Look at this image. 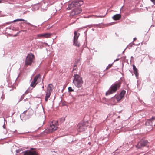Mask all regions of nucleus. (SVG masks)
<instances>
[{"mask_svg": "<svg viewBox=\"0 0 155 155\" xmlns=\"http://www.w3.org/2000/svg\"><path fill=\"white\" fill-rule=\"evenodd\" d=\"M121 84V82L120 81L116 82L113 84L106 92V95H108L116 92L117 90L120 87Z\"/></svg>", "mask_w": 155, "mask_h": 155, "instance_id": "f257e3e1", "label": "nucleus"}, {"mask_svg": "<svg viewBox=\"0 0 155 155\" xmlns=\"http://www.w3.org/2000/svg\"><path fill=\"white\" fill-rule=\"evenodd\" d=\"M73 77L74 79L73 81V83L76 87L78 88L81 87L83 82L82 78L77 74H74Z\"/></svg>", "mask_w": 155, "mask_h": 155, "instance_id": "f03ea898", "label": "nucleus"}, {"mask_svg": "<svg viewBox=\"0 0 155 155\" xmlns=\"http://www.w3.org/2000/svg\"><path fill=\"white\" fill-rule=\"evenodd\" d=\"M57 128L58 127L55 126L52 122L51 123L49 124V126L43 131L41 134L46 135L49 133H52L56 130Z\"/></svg>", "mask_w": 155, "mask_h": 155, "instance_id": "7ed1b4c3", "label": "nucleus"}, {"mask_svg": "<svg viewBox=\"0 0 155 155\" xmlns=\"http://www.w3.org/2000/svg\"><path fill=\"white\" fill-rule=\"evenodd\" d=\"M35 58L34 55L31 54H29L26 58L25 61V65L26 66H31L32 63L34 62Z\"/></svg>", "mask_w": 155, "mask_h": 155, "instance_id": "20e7f679", "label": "nucleus"}, {"mask_svg": "<svg viewBox=\"0 0 155 155\" xmlns=\"http://www.w3.org/2000/svg\"><path fill=\"white\" fill-rule=\"evenodd\" d=\"M88 121L85 122H80L77 125V129L78 131L82 132L85 131L87 129L88 125Z\"/></svg>", "mask_w": 155, "mask_h": 155, "instance_id": "39448f33", "label": "nucleus"}, {"mask_svg": "<svg viewBox=\"0 0 155 155\" xmlns=\"http://www.w3.org/2000/svg\"><path fill=\"white\" fill-rule=\"evenodd\" d=\"M148 142L146 140H142L138 143L136 145V147L138 149H140L147 145Z\"/></svg>", "mask_w": 155, "mask_h": 155, "instance_id": "423d86ee", "label": "nucleus"}, {"mask_svg": "<svg viewBox=\"0 0 155 155\" xmlns=\"http://www.w3.org/2000/svg\"><path fill=\"white\" fill-rule=\"evenodd\" d=\"M81 11L82 10L80 8H76L73 9V11L71 13L70 15L73 16L80 13L81 12Z\"/></svg>", "mask_w": 155, "mask_h": 155, "instance_id": "0eeeda50", "label": "nucleus"}, {"mask_svg": "<svg viewBox=\"0 0 155 155\" xmlns=\"http://www.w3.org/2000/svg\"><path fill=\"white\" fill-rule=\"evenodd\" d=\"M23 155H38L35 151L31 150H26L23 152Z\"/></svg>", "mask_w": 155, "mask_h": 155, "instance_id": "6e6552de", "label": "nucleus"}, {"mask_svg": "<svg viewBox=\"0 0 155 155\" xmlns=\"http://www.w3.org/2000/svg\"><path fill=\"white\" fill-rule=\"evenodd\" d=\"M155 119V117L153 116L152 117L149 119H147V121L145 123V124L146 125H152V122Z\"/></svg>", "mask_w": 155, "mask_h": 155, "instance_id": "1a4fd4ad", "label": "nucleus"}, {"mask_svg": "<svg viewBox=\"0 0 155 155\" xmlns=\"http://www.w3.org/2000/svg\"><path fill=\"white\" fill-rule=\"evenodd\" d=\"M76 7L80 6L83 3V1L81 0H76L73 1Z\"/></svg>", "mask_w": 155, "mask_h": 155, "instance_id": "9d476101", "label": "nucleus"}, {"mask_svg": "<svg viewBox=\"0 0 155 155\" xmlns=\"http://www.w3.org/2000/svg\"><path fill=\"white\" fill-rule=\"evenodd\" d=\"M133 69L134 71V74H135L136 78L138 79L139 75L138 69L134 65H133Z\"/></svg>", "mask_w": 155, "mask_h": 155, "instance_id": "9b49d317", "label": "nucleus"}, {"mask_svg": "<svg viewBox=\"0 0 155 155\" xmlns=\"http://www.w3.org/2000/svg\"><path fill=\"white\" fill-rule=\"evenodd\" d=\"M27 112V111H24L23 113L21 114L20 115V117L22 121H24L26 120V116L25 113Z\"/></svg>", "mask_w": 155, "mask_h": 155, "instance_id": "f8f14e48", "label": "nucleus"}, {"mask_svg": "<svg viewBox=\"0 0 155 155\" xmlns=\"http://www.w3.org/2000/svg\"><path fill=\"white\" fill-rule=\"evenodd\" d=\"M121 16L120 14H116L113 16L112 18L114 20H117L121 18Z\"/></svg>", "mask_w": 155, "mask_h": 155, "instance_id": "ddd939ff", "label": "nucleus"}, {"mask_svg": "<svg viewBox=\"0 0 155 155\" xmlns=\"http://www.w3.org/2000/svg\"><path fill=\"white\" fill-rule=\"evenodd\" d=\"M78 39H75V38H73V45L75 46L79 47L80 45V44L78 42Z\"/></svg>", "mask_w": 155, "mask_h": 155, "instance_id": "4468645a", "label": "nucleus"}, {"mask_svg": "<svg viewBox=\"0 0 155 155\" xmlns=\"http://www.w3.org/2000/svg\"><path fill=\"white\" fill-rule=\"evenodd\" d=\"M27 112H28V113L27 114V116H28V118H29L30 117H31L32 115H33V111L31 109H29Z\"/></svg>", "mask_w": 155, "mask_h": 155, "instance_id": "2eb2a0df", "label": "nucleus"}, {"mask_svg": "<svg viewBox=\"0 0 155 155\" xmlns=\"http://www.w3.org/2000/svg\"><path fill=\"white\" fill-rule=\"evenodd\" d=\"M74 7H76L74 4V2L73 1L71 3L69 4L68 5V6L67 8V9L69 10Z\"/></svg>", "mask_w": 155, "mask_h": 155, "instance_id": "dca6fc26", "label": "nucleus"}, {"mask_svg": "<svg viewBox=\"0 0 155 155\" xmlns=\"http://www.w3.org/2000/svg\"><path fill=\"white\" fill-rule=\"evenodd\" d=\"M51 85H52V84H49L48 85V86L47 87V92L46 93H50L51 94V91H52V88Z\"/></svg>", "mask_w": 155, "mask_h": 155, "instance_id": "f3484780", "label": "nucleus"}, {"mask_svg": "<svg viewBox=\"0 0 155 155\" xmlns=\"http://www.w3.org/2000/svg\"><path fill=\"white\" fill-rule=\"evenodd\" d=\"M122 98L120 97V95H119L116 96L115 97H113L112 100H114L115 99L117 100V102H118Z\"/></svg>", "mask_w": 155, "mask_h": 155, "instance_id": "a211bd4d", "label": "nucleus"}, {"mask_svg": "<svg viewBox=\"0 0 155 155\" xmlns=\"http://www.w3.org/2000/svg\"><path fill=\"white\" fill-rule=\"evenodd\" d=\"M44 44V43L41 41L37 42L36 43L37 45L40 48H41L42 47H43Z\"/></svg>", "mask_w": 155, "mask_h": 155, "instance_id": "6ab92c4d", "label": "nucleus"}, {"mask_svg": "<svg viewBox=\"0 0 155 155\" xmlns=\"http://www.w3.org/2000/svg\"><path fill=\"white\" fill-rule=\"evenodd\" d=\"M126 93V91L124 90H123L120 93V94H119V95H120V97L123 98L125 94Z\"/></svg>", "mask_w": 155, "mask_h": 155, "instance_id": "aec40b11", "label": "nucleus"}, {"mask_svg": "<svg viewBox=\"0 0 155 155\" xmlns=\"http://www.w3.org/2000/svg\"><path fill=\"white\" fill-rule=\"evenodd\" d=\"M74 36L73 38H75V39H78V38L80 35L79 33H78L77 32L75 31L74 33Z\"/></svg>", "mask_w": 155, "mask_h": 155, "instance_id": "412c9836", "label": "nucleus"}, {"mask_svg": "<svg viewBox=\"0 0 155 155\" xmlns=\"http://www.w3.org/2000/svg\"><path fill=\"white\" fill-rule=\"evenodd\" d=\"M50 95H51L50 93H46L45 97V101H47L48 98L50 97Z\"/></svg>", "mask_w": 155, "mask_h": 155, "instance_id": "4be33fe9", "label": "nucleus"}, {"mask_svg": "<svg viewBox=\"0 0 155 155\" xmlns=\"http://www.w3.org/2000/svg\"><path fill=\"white\" fill-rule=\"evenodd\" d=\"M65 120V118L64 117H62L61 118H60L57 121V122H60V123H62L64 122Z\"/></svg>", "mask_w": 155, "mask_h": 155, "instance_id": "5701e85b", "label": "nucleus"}, {"mask_svg": "<svg viewBox=\"0 0 155 155\" xmlns=\"http://www.w3.org/2000/svg\"><path fill=\"white\" fill-rule=\"evenodd\" d=\"M51 34L49 33L44 34V37H45L46 38H49L51 36Z\"/></svg>", "mask_w": 155, "mask_h": 155, "instance_id": "b1692460", "label": "nucleus"}, {"mask_svg": "<svg viewBox=\"0 0 155 155\" xmlns=\"http://www.w3.org/2000/svg\"><path fill=\"white\" fill-rule=\"evenodd\" d=\"M37 84V83L32 81L30 84V86L32 87V88H33L36 86Z\"/></svg>", "mask_w": 155, "mask_h": 155, "instance_id": "393cba45", "label": "nucleus"}, {"mask_svg": "<svg viewBox=\"0 0 155 155\" xmlns=\"http://www.w3.org/2000/svg\"><path fill=\"white\" fill-rule=\"evenodd\" d=\"M5 98V95L3 94L0 95V101H2L3 99Z\"/></svg>", "mask_w": 155, "mask_h": 155, "instance_id": "a878e982", "label": "nucleus"}, {"mask_svg": "<svg viewBox=\"0 0 155 155\" xmlns=\"http://www.w3.org/2000/svg\"><path fill=\"white\" fill-rule=\"evenodd\" d=\"M68 91L69 92H73L74 91V89H73L72 87H69L68 88Z\"/></svg>", "mask_w": 155, "mask_h": 155, "instance_id": "bb28decb", "label": "nucleus"}, {"mask_svg": "<svg viewBox=\"0 0 155 155\" xmlns=\"http://www.w3.org/2000/svg\"><path fill=\"white\" fill-rule=\"evenodd\" d=\"M18 21H19L18 19H17L15 20H13V21H12L8 22L7 23V24H9L13 22H18Z\"/></svg>", "mask_w": 155, "mask_h": 155, "instance_id": "cd10ccee", "label": "nucleus"}, {"mask_svg": "<svg viewBox=\"0 0 155 155\" xmlns=\"http://www.w3.org/2000/svg\"><path fill=\"white\" fill-rule=\"evenodd\" d=\"M40 76V74H38L34 78L37 81V79L39 78Z\"/></svg>", "mask_w": 155, "mask_h": 155, "instance_id": "c85d7f7f", "label": "nucleus"}, {"mask_svg": "<svg viewBox=\"0 0 155 155\" xmlns=\"http://www.w3.org/2000/svg\"><path fill=\"white\" fill-rule=\"evenodd\" d=\"M24 94H23L21 97L20 99L18 101V102H20L24 98Z\"/></svg>", "mask_w": 155, "mask_h": 155, "instance_id": "c756f323", "label": "nucleus"}, {"mask_svg": "<svg viewBox=\"0 0 155 155\" xmlns=\"http://www.w3.org/2000/svg\"><path fill=\"white\" fill-rule=\"evenodd\" d=\"M22 150L21 149H19L18 150H16V152L17 153H19L21 152V151H22Z\"/></svg>", "mask_w": 155, "mask_h": 155, "instance_id": "7c9ffc66", "label": "nucleus"}, {"mask_svg": "<svg viewBox=\"0 0 155 155\" xmlns=\"http://www.w3.org/2000/svg\"><path fill=\"white\" fill-rule=\"evenodd\" d=\"M105 15H95V16L97 18H103L104 17Z\"/></svg>", "mask_w": 155, "mask_h": 155, "instance_id": "2f4dec72", "label": "nucleus"}, {"mask_svg": "<svg viewBox=\"0 0 155 155\" xmlns=\"http://www.w3.org/2000/svg\"><path fill=\"white\" fill-rule=\"evenodd\" d=\"M133 43H130L129 44L127 47V48H129V49H130V48L132 46V44Z\"/></svg>", "mask_w": 155, "mask_h": 155, "instance_id": "473e14b6", "label": "nucleus"}, {"mask_svg": "<svg viewBox=\"0 0 155 155\" xmlns=\"http://www.w3.org/2000/svg\"><path fill=\"white\" fill-rule=\"evenodd\" d=\"M112 66V64H109L108 66H107L106 68V70L108 69L111 66Z\"/></svg>", "mask_w": 155, "mask_h": 155, "instance_id": "72a5a7b5", "label": "nucleus"}, {"mask_svg": "<svg viewBox=\"0 0 155 155\" xmlns=\"http://www.w3.org/2000/svg\"><path fill=\"white\" fill-rule=\"evenodd\" d=\"M18 19V21H27L26 20H24V19H21H21Z\"/></svg>", "mask_w": 155, "mask_h": 155, "instance_id": "f704fd0d", "label": "nucleus"}, {"mask_svg": "<svg viewBox=\"0 0 155 155\" xmlns=\"http://www.w3.org/2000/svg\"><path fill=\"white\" fill-rule=\"evenodd\" d=\"M29 99H28L26 98L24 100V101L25 102L28 101V102L29 103H30V102H29Z\"/></svg>", "mask_w": 155, "mask_h": 155, "instance_id": "c9c22d12", "label": "nucleus"}, {"mask_svg": "<svg viewBox=\"0 0 155 155\" xmlns=\"http://www.w3.org/2000/svg\"><path fill=\"white\" fill-rule=\"evenodd\" d=\"M38 37H44V34H40L38 35Z\"/></svg>", "mask_w": 155, "mask_h": 155, "instance_id": "e433bc0d", "label": "nucleus"}, {"mask_svg": "<svg viewBox=\"0 0 155 155\" xmlns=\"http://www.w3.org/2000/svg\"><path fill=\"white\" fill-rule=\"evenodd\" d=\"M78 64V62H75V63L74 64V68L75 67H76L77 65V64Z\"/></svg>", "mask_w": 155, "mask_h": 155, "instance_id": "4c0bfd02", "label": "nucleus"}, {"mask_svg": "<svg viewBox=\"0 0 155 155\" xmlns=\"http://www.w3.org/2000/svg\"><path fill=\"white\" fill-rule=\"evenodd\" d=\"M47 10V9L46 8H41V11H45Z\"/></svg>", "mask_w": 155, "mask_h": 155, "instance_id": "58836bf2", "label": "nucleus"}, {"mask_svg": "<svg viewBox=\"0 0 155 155\" xmlns=\"http://www.w3.org/2000/svg\"><path fill=\"white\" fill-rule=\"evenodd\" d=\"M27 31V30H21L19 31V32H26Z\"/></svg>", "mask_w": 155, "mask_h": 155, "instance_id": "ea45409f", "label": "nucleus"}, {"mask_svg": "<svg viewBox=\"0 0 155 155\" xmlns=\"http://www.w3.org/2000/svg\"><path fill=\"white\" fill-rule=\"evenodd\" d=\"M26 24H28L29 25H31V26L34 27V25H33L32 24H30L29 22H27V23H26Z\"/></svg>", "mask_w": 155, "mask_h": 155, "instance_id": "a19ab883", "label": "nucleus"}, {"mask_svg": "<svg viewBox=\"0 0 155 155\" xmlns=\"http://www.w3.org/2000/svg\"><path fill=\"white\" fill-rule=\"evenodd\" d=\"M150 1L155 5V0H150Z\"/></svg>", "mask_w": 155, "mask_h": 155, "instance_id": "79ce46f5", "label": "nucleus"}, {"mask_svg": "<svg viewBox=\"0 0 155 155\" xmlns=\"http://www.w3.org/2000/svg\"><path fill=\"white\" fill-rule=\"evenodd\" d=\"M19 32H17V34H16L14 35H13V36L14 37L16 36L18 34H19Z\"/></svg>", "mask_w": 155, "mask_h": 155, "instance_id": "37998d69", "label": "nucleus"}, {"mask_svg": "<svg viewBox=\"0 0 155 155\" xmlns=\"http://www.w3.org/2000/svg\"><path fill=\"white\" fill-rule=\"evenodd\" d=\"M37 81L35 79H34V78L33 79V81H32L34 82H35V83H36V82Z\"/></svg>", "mask_w": 155, "mask_h": 155, "instance_id": "c03bdc74", "label": "nucleus"}, {"mask_svg": "<svg viewBox=\"0 0 155 155\" xmlns=\"http://www.w3.org/2000/svg\"><path fill=\"white\" fill-rule=\"evenodd\" d=\"M3 127L4 129H5L6 128V127H5V123H4V125H3Z\"/></svg>", "mask_w": 155, "mask_h": 155, "instance_id": "a18cd8bd", "label": "nucleus"}, {"mask_svg": "<svg viewBox=\"0 0 155 155\" xmlns=\"http://www.w3.org/2000/svg\"><path fill=\"white\" fill-rule=\"evenodd\" d=\"M20 28H21V29H23V28H24V27H23V26L22 25H21L20 26Z\"/></svg>", "mask_w": 155, "mask_h": 155, "instance_id": "49530a36", "label": "nucleus"}, {"mask_svg": "<svg viewBox=\"0 0 155 155\" xmlns=\"http://www.w3.org/2000/svg\"><path fill=\"white\" fill-rule=\"evenodd\" d=\"M136 39V38H134V39H133V41L132 42V43Z\"/></svg>", "mask_w": 155, "mask_h": 155, "instance_id": "de8ad7c7", "label": "nucleus"}, {"mask_svg": "<svg viewBox=\"0 0 155 155\" xmlns=\"http://www.w3.org/2000/svg\"><path fill=\"white\" fill-rule=\"evenodd\" d=\"M9 29H12V30H14V28H12V29H11L10 28H9Z\"/></svg>", "mask_w": 155, "mask_h": 155, "instance_id": "09e8293b", "label": "nucleus"}, {"mask_svg": "<svg viewBox=\"0 0 155 155\" xmlns=\"http://www.w3.org/2000/svg\"><path fill=\"white\" fill-rule=\"evenodd\" d=\"M28 92V90H26V91L25 92V93L26 94V93H27Z\"/></svg>", "mask_w": 155, "mask_h": 155, "instance_id": "8fccbe9b", "label": "nucleus"}, {"mask_svg": "<svg viewBox=\"0 0 155 155\" xmlns=\"http://www.w3.org/2000/svg\"><path fill=\"white\" fill-rule=\"evenodd\" d=\"M16 131H17V130H15V131H13V133H15V132Z\"/></svg>", "mask_w": 155, "mask_h": 155, "instance_id": "3c124183", "label": "nucleus"}, {"mask_svg": "<svg viewBox=\"0 0 155 155\" xmlns=\"http://www.w3.org/2000/svg\"><path fill=\"white\" fill-rule=\"evenodd\" d=\"M118 60H119V59H116L115 61H117Z\"/></svg>", "mask_w": 155, "mask_h": 155, "instance_id": "603ef678", "label": "nucleus"}, {"mask_svg": "<svg viewBox=\"0 0 155 155\" xmlns=\"http://www.w3.org/2000/svg\"><path fill=\"white\" fill-rule=\"evenodd\" d=\"M88 144H89V145H90V144H91V143H90V142H89Z\"/></svg>", "mask_w": 155, "mask_h": 155, "instance_id": "864d4df0", "label": "nucleus"}, {"mask_svg": "<svg viewBox=\"0 0 155 155\" xmlns=\"http://www.w3.org/2000/svg\"><path fill=\"white\" fill-rule=\"evenodd\" d=\"M33 149H34V148H31V149L30 150H33Z\"/></svg>", "mask_w": 155, "mask_h": 155, "instance_id": "5fc2aeb1", "label": "nucleus"}, {"mask_svg": "<svg viewBox=\"0 0 155 155\" xmlns=\"http://www.w3.org/2000/svg\"><path fill=\"white\" fill-rule=\"evenodd\" d=\"M125 49L124 51L123 52V53H124V51H125Z\"/></svg>", "mask_w": 155, "mask_h": 155, "instance_id": "6e6d98bb", "label": "nucleus"}, {"mask_svg": "<svg viewBox=\"0 0 155 155\" xmlns=\"http://www.w3.org/2000/svg\"><path fill=\"white\" fill-rule=\"evenodd\" d=\"M131 58H133V56H131Z\"/></svg>", "mask_w": 155, "mask_h": 155, "instance_id": "4d7b16f0", "label": "nucleus"}, {"mask_svg": "<svg viewBox=\"0 0 155 155\" xmlns=\"http://www.w3.org/2000/svg\"><path fill=\"white\" fill-rule=\"evenodd\" d=\"M122 8H123V7H122L121 8V9H120V10Z\"/></svg>", "mask_w": 155, "mask_h": 155, "instance_id": "13d9d810", "label": "nucleus"}, {"mask_svg": "<svg viewBox=\"0 0 155 155\" xmlns=\"http://www.w3.org/2000/svg\"><path fill=\"white\" fill-rule=\"evenodd\" d=\"M76 69V68H73V70Z\"/></svg>", "mask_w": 155, "mask_h": 155, "instance_id": "bf43d9fd", "label": "nucleus"}, {"mask_svg": "<svg viewBox=\"0 0 155 155\" xmlns=\"http://www.w3.org/2000/svg\"><path fill=\"white\" fill-rule=\"evenodd\" d=\"M1 2V1L0 0V3Z\"/></svg>", "mask_w": 155, "mask_h": 155, "instance_id": "052dcab7", "label": "nucleus"}, {"mask_svg": "<svg viewBox=\"0 0 155 155\" xmlns=\"http://www.w3.org/2000/svg\"><path fill=\"white\" fill-rule=\"evenodd\" d=\"M19 75L18 76L17 78H18V77H19Z\"/></svg>", "mask_w": 155, "mask_h": 155, "instance_id": "680f3d73", "label": "nucleus"}, {"mask_svg": "<svg viewBox=\"0 0 155 155\" xmlns=\"http://www.w3.org/2000/svg\"><path fill=\"white\" fill-rule=\"evenodd\" d=\"M50 28V27H48V28Z\"/></svg>", "mask_w": 155, "mask_h": 155, "instance_id": "e2e57ef3", "label": "nucleus"}, {"mask_svg": "<svg viewBox=\"0 0 155 155\" xmlns=\"http://www.w3.org/2000/svg\"><path fill=\"white\" fill-rule=\"evenodd\" d=\"M50 28V27H48V28Z\"/></svg>", "mask_w": 155, "mask_h": 155, "instance_id": "0e129e2a", "label": "nucleus"}, {"mask_svg": "<svg viewBox=\"0 0 155 155\" xmlns=\"http://www.w3.org/2000/svg\"><path fill=\"white\" fill-rule=\"evenodd\" d=\"M154 126H155V124L154 125Z\"/></svg>", "mask_w": 155, "mask_h": 155, "instance_id": "69168bd1", "label": "nucleus"}]
</instances>
